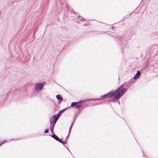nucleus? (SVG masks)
<instances>
[{"label":"nucleus","instance_id":"nucleus-1","mask_svg":"<svg viewBox=\"0 0 158 158\" xmlns=\"http://www.w3.org/2000/svg\"><path fill=\"white\" fill-rule=\"evenodd\" d=\"M122 86L119 88L112 94L110 95V93L108 94L104 95L103 97L104 98H107L108 97H114L113 100L114 101H116L119 99L125 93L126 89L125 88H122Z\"/></svg>","mask_w":158,"mask_h":158},{"label":"nucleus","instance_id":"nucleus-2","mask_svg":"<svg viewBox=\"0 0 158 158\" xmlns=\"http://www.w3.org/2000/svg\"><path fill=\"white\" fill-rule=\"evenodd\" d=\"M12 91L11 90L9 91L6 90V89H2V93L1 94V96L3 98H6L9 95L11 94Z\"/></svg>","mask_w":158,"mask_h":158},{"label":"nucleus","instance_id":"nucleus-3","mask_svg":"<svg viewBox=\"0 0 158 158\" xmlns=\"http://www.w3.org/2000/svg\"><path fill=\"white\" fill-rule=\"evenodd\" d=\"M45 82H43L41 83H37L36 84L35 90L36 92L41 91L43 88Z\"/></svg>","mask_w":158,"mask_h":158},{"label":"nucleus","instance_id":"nucleus-4","mask_svg":"<svg viewBox=\"0 0 158 158\" xmlns=\"http://www.w3.org/2000/svg\"><path fill=\"white\" fill-rule=\"evenodd\" d=\"M65 109H64L63 110H60L58 113L57 114L56 116V117L55 120V121H54V123H56V122L57 121V120L60 117L61 114H62V113L65 111Z\"/></svg>","mask_w":158,"mask_h":158},{"label":"nucleus","instance_id":"nucleus-5","mask_svg":"<svg viewBox=\"0 0 158 158\" xmlns=\"http://www.w3.org/2000/svg\"><path fill=\"white\" fill-rule=\"evenodd\" d=\"M81 102H73L71 103V106L72 107H74L77 108H79V106Z\"/></svg>","mask_w":158,"mask_h":158},{"label":"nucleus","instance_id":"nucleus-6","mask_svg":"<svg viewBox=\"0 0 158 158\" xmlns=\"http://www.w3.org/2000/svg\"><path fill=\"white\" fill-rule=\"evenodd\" d=\"M56 117V115H54L50 118V122L51 124L54 123Z\"/></svg>","mask_w":158,"mask_h":158},{"label":"nucleus","instance_id":"nucleus-7","mask_svg":"<svg viewBox=\"0 0 158 158\" xmlns=\"http://www.w3.org/2000/svg\"><path fill=\"white\" fill-rule=\"evenodd\" d=\"M140 74V72L139 71H138L135 74L133 77L134 79L136 80L139 77Z\"/></svg>","mask_w":158,"mask_h":158},{"label":"nucleus","instance_id":"nucleus-8","mask_svg":"<svg viewBox=\"0 0 158 158\" xmlns=\"http://www.w3.org/2000/svg\"><path fill=\"white\" fill-rule=\"evenodd\" d=\"M51 136L52 138H53L54 139H55V140H57V141H58V140H59V139L58 138V137L55 134L52 135Z\"/></svg>","mask_w":158,"mask_h":158},{"label":"nucleus","instance_id":"nucleus-9","mask_svg":"<svg viewBox=\"0 0 158 158\" xmlns=\"http://www.w3.org/2000/svg\"><path fill=\"white\" fill-rule=\"evenodd\" d=\"M56 98L59 100H62V98L61 96L60 95H56Z\"/></svg>","mask_w":158,"mask_h":158},{"label":"nucleus","instance_id":"nucleus-10","mask_svg":"<svg viewBox=\"0 0 158 158\" xmlns=\"http://www.w3.org/2000/svg\"><path fill=\"white\" fill-rule=\"evenodd\" d=\"M55 123H53V124L50 127V129L52 132H53V130L54 127L55 126Z\"/></svg>","mask_w":158,"mask_h":158},{"label":"nucleus","instance_id":"nucleus-11","mask_svg":"<svg viewBox=\"0 0 158 158\" xmlns=\"http://www.w3.org/2000/svg\"><path fill=\"white\" fill-rule=\"evenodd\" d=\"M58 141L59 142H60L61 143H63V144H64L65 143L64 142V141H63L61 140V139H59V140H58Z\"/></svg>","mask_w":158,"mask_h":158},{"label":"nucleus","instance_id":"nucleus-12","mask_svg":"<svg viewBox=\"0 0 158 158\" xmlns=\"http://www.w3.org/2000/svg\"><path fill=\"white\" fill-rule=\"evenodd\" d=\"M78 18L79 20L81 21H84V19L81 17H79Z\"/></svg>","mask_w":158,"mask_h":158},{"label":"nucleus","instance_id":"nucleus-13","mask_svg":"<svg viewBox=\"0 0 158 158\" xmlns=\"http://www.w3.org/2000/svg\"><path fill=\"white\" fill-rule=\"evenodd\" d=\"M73 125V123H72V124L71 125V127H70V128L69 129V134H68V135L67 136V138H68V137H69V133L70 132V131L71 129V127H72V126Z\"/></svg>","mask_w":158,"mask_h":158},{"label":"nucleus","instance_id":"nucleus-14","mask_svg":"<svg viewBox=\"0 0 158 158\" xmlns=\"http://www.w3.org/2000/svg\"><path fill=\"white\" fill-rule=\"evenodd\" d=\"M48 130L47 129L45 130L44 132L46 133H47L48 132Z\"/></svg>","mask_w":158,"mask_h":158},{"label":"nucleus","instance_id":"nucleus-15","mask_svg":"<svg viewBox=\"0 0 158 158\" xmlns=\"http://www.w3.org/2000/svg\"><path fill=\"white\" fill-rule=\"evenodd\" d=\"M5 143V142H3V141L2 142V143H1V145Z\"/></svg>","mask_w":158,"mask_h":158}]
</instances>
